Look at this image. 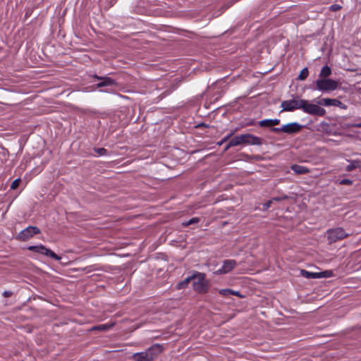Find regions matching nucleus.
Returning a JSON list of instances; mask_svg holds the SVG:
<instances>
[{
    "label": "nucleus",
    "instance_id": "nucleus-11",
    "mask_svg": "<svg viewBox=\"0 0 361 361\" xmlns=\"http://www.w3.org/2000/svg\"><path fill=\"white\" fill-rule=\"evenodd\" d=\"M243 144L250 145H262V139L252 134L246 133L242 134Z\"/></svg>",
    "mask_w": 361,
    "mask_h": 361
},
{
    "label": "nucleus",
    "instance_id": "nucleus-8",
    "mask_svg": "<svg viewBox=\"0 0 361 361\" xmlns=\"http://www.w3.org/2000/svg\"><path fill=\"white\" fill-rule=\"evenodd\" d=\"M327 233L328 239L330 243H334L337 240H343L348 235L342 228L329 229L328 230Z\"/></svg>",
    "mask_w": 361,
    "mask_h": 361
},
{
    "label": "nucleus",
    "instance_id": "nucleus-26",
    "mask_svg": "<svg viewBox=\"0 0 361 361\" xmlns=\"http://www.w3.org/2000/svg\"><path fill=\"white\" fill-rule=\"evenodd\" d=\"M288 198H289V197L288 195H281L279 197H274L272 198V200L279 202V201L288 200Z\"/></svg>",
    "mask_w": 361,
    "mask_h": 361
},
{
    "label": "nucleus",
    "instance_id": "nucleus-25",
    "mask_svg": "<svg viewBox=\"0 0 361 361\" xmlns=\"http://www.w3.org/2000/svg\"><path fill=\"white\" fill-rule=\"evenodd\" d=\"M20 183V178H17V179L14 180L13 181V183H11V188L12 190H16L19 186Z\"/></svg>",
    "mask_w": 361,
    "mask_h": 361
},
{
    "label": "nucleus",
    "instance_id": "nucleus-35",
    "mask_svg": "<svg viewBox=\"0 0 361 361\" xmlns=\"http://www.w3.org/2000/svg\"><path fill=\"white\" fill-rule=\"evenodd\" d=\"M342 183L343 184H350L351 183V180H348V179H344L341 181Z\"/></svg>",
    "mask_w": 361,
    "mask_h": 361
},
{
    "label": "nucleus",
    "instance_id": "nucleus-1",
    "mask_svg": "<svg viewBox=\"0 0 361 361\" xmlns=\"http://www.w3.org/2000/svg\"><path fill=\"white\" fill-rule=\"evenodd\" d=\"M161 345L156 343L148 348L145 351L133 354L135 361H153L163 351Z\"/></svg>",
    "mask_w": 361,
    "mask_h": 361
},
{
    "label": "nucleus",
    "instance_id": "nucleus-2",
    "mask_svg": "<svg viewBox=\"0 0 361 361\" xmlns=\"http://www.w3.org/2000/svg\"><path fill=\"white\" fill-rule=\"evenodd\" d=\"M192 286L193 289L198 293L203 294L208 292L209 282L205 280V274L204 273L197 272L192 275Z\"/></svg>",
    "mask_w": 361,
    "mask_h": 361
},
{
    "label": "nucleus",
    "instance_id": "nucleus-7",
    "mask_svg": "<svg viewBox=\"0 0 361 361\" xmlns=\"http://www.w3.org/2000/svg\"><path fill=\"white\" fill-rule=\"evenodd\" d=\"M302 99H293L283 101L281 107L283 111H293L296 109H301Z\"/></svg>",
    "mask_w": 361,
    "mask_h": 361
},
{
    "label": "nucleus",
    "instance_id": "nucleus-34",
    "mask_svg": "<svg viewBox=\"0 0 361 361\" xmlns=\"http://www.w3.org/2000/svg\"><path fill=\"white\" fill-rule=\"evenodd\" d=\"M351 127L361 128V123H353L350 125Z\"/></svg>",
    "mask_w": 361,
    "mask_h": 361
},
{
    "label": "nucleus",
    "instance_id": "nucleus-22",
    "mask_svg": "<svg viewBox=\"0 0 361 361\" xmlns=\"http://www.w3.org/2000/svg\"><path fill=\"white\" fill-rule=\"evenodd\" d=\"M360 164V161H353L347 166V170L348 171H351L353 169H355V168L359 167Z\"/></svg>",
    "mask_w": 361,
    "mask_h": 361
},
{
    "label": "nucleus",
    "instance_id": "nucleus-29",
    "mask_svg": "<svg viewBox=\"0 0 361 361\" xmlns=\"http://www.w3.org/2000/svg\"><path fill=\"white\" fill-rule=\"evenodd\" d=\"M233 133H234L233 132H231L230 134H228V135L224 137L219 144L221 145L224 142H226V141H228L231 137V136L233 135Z\"/></svg>",
    "mask_w": 361,
    "mask_h": 361
},
{
    "label": "nucleus",
    "instance_id": "nucleus-30",
    "mask_svg": "<svg viewBox=\"0 0 361 361\" xmlns=\"http://www.w3.org/2000/svg\"><path fill=\"white\" fill-rule=\"evenodd\" d=\"M230 295H235V296H238L239 298H243V296L240 294V293L239 291H235V290H233L231 289V294Z\"/></svg>",
    "mask_w": 361,
    "mask_h": 361
},
{
    "label": "nucleus",
    "instance_id": "nucleus-38",
    "mask_svg": "<svg viewBox=\"0 0 361 361\" xmlns=\"http://www.w3.org/2000/svg\"><path fill=\"white\" fill-rule=\"evenodd\" d=\"M64 12H66V10H64ZM63 16H65V13H63Z\"/></svg>",
    "mask_w": 361,
    "mask_h": 361
},
{
    "label": "nucleus",
    "instance_id": "nucleus-32",
    "mask_svg": "<svg viewBox=\"0 0 361 361\" xmlns=\"http://www.w3.org/2000/svg\"><path fill=\"white\" fill-rule=\"evenodd\" d=\"M273 201L274 200H272V199H271V200L267 201L266 203H264V209H267L269 208L271 206V204H272Z\"/></svg>",
    "mask_w": 361,
    "mask_h": 361
},
{
    "label": "nucleus",
    "instance_id": "nucleus-13",
    "mask_svg": "<svg viewBox=\"0 0 361 361\" xmlns=\"http://www.w3.org/2000/svg\"><path fill=\"white\" fill-rule=\"evenodd\" d=\"M94 78L97 80H101V82H99L97 85V87L111 86V85H115L116 83L114 80H113L109 77H99V76H97V75H94Z\"/></svg>",
    "mask_w": 361,
    "mask_h": 361
},
{
    "label": "nucleus",
    "instance_id": "nucleus-18",
    "mask_svg": "<svg viewBox=\"0 0 361 361\" xmlns=\"http://www.w3.org/2000/svg\"><path fill=\"white\" fill-rule=\"evenodd\" d=\"M242 140H243L242 135H237V136H235V137H233L232 139L230 140L229 145L230 146H233V147H235V146H238L240 145H243Z\"/></svg>",
    "mask_w": 361,
    "mask_h": 361
},
{
    "label": "nucleus",
    "instance_id": "nucleus-5",
    "mask_svg": "<svg viewBox=\"0 0 361 361\" xmlns=\"http://www.w3.org/2000/svg\"><path fill=\"white\" fill-rule=\"evenodd\" d=\"M302 128V125L293 122L283 125L281 128H271V131L275 133H285L292 135L299 133Z\"/></svg>",
    "mask_w": 361,
    "mask_h": 361
},
{
    "label": "nucleus",
    "instance_id": "nucleus-24",
    "mask_svg": "<svg viewBox=\"0 0 361 361\" xmlns=\"http://www.w3.org/2000/svg\"><path fill=\"white\" fill-rule=\"evenodd\" d=\"M97 154L99 156L106 155L107 154V150L105 148H97L94 149Z\"/></svg>",
    "mask_w": 361,
    "mask_h": 361
},
{
    "label": "nucleus",
    "instance_id": "nucleus-27",
    "mask_svg": "<svg viewBox=\"0 0 361 361\" xmlns=\"http://www.w3.org/2000/svg\"><path fill=\"white\" fill-rule=\"evenodd\" d=\"M231 289H229V288L221 289L219 291V294L223 296H226V295L231 294Z\"/></svg>",
    "mask_w": 361,
    "mask_h": 361
},
{
    "label": "nucleus",
    "instance_id": "nucleus-12",
    "mask_svg": "<svg viewBox=\"0 0 361 361\" xmlns=\"http://www.w3.org/2000/svg\"><path fill=\"white\" fill-rule=\"evenodd\" d=\"M328 271L323 272H310L306 270H301L302 276L307 279H320L322 277H328L330 276Z\"/></svg>",
    "mask_w": 361,
    "mask_h": 361
},
{
    "label": "nucleus",
    "instance_id": "nucleus-16",
    "mask_svg": "<svg viewBox=\"0 0 361 361\" xmlns=\"http://www.w3.org/2000/svg\"><path fill=\"white\" fill-rule=\"evenodd\" d=\"M331 74V68L328 66H324L322 67L320 73H319V78L320 79H327L330 75Z\"/></svg>",
    "mask_w": 361,
    "mask_h": 361
},
{
    "label": "nucleus",
    "instance_id": "nucleus-20",
    "mask_svg": "<svg viewBox=\"0 0 361 361\" xmlns=\"http://www.w3.org/2000/svg\"><path fill=\"white\" fill-rule=\"evenodd\" d=\"M309 75V71L307 68H304L300 73L299 75L298 76V80H305Z\"/></svg>",
    "mask_w": 361,
    "mask_h": 361
},
{
    "label": "nucleus",
    "instance_id": "nucleus-19",
    "mask_svg": "<svg viewBox=\"0 0 361 361\" xmlns=\"http://www.w3.org/2000/svg\"><path fill=\"white\" fill-rule=\"evenodd\" d=\"M192 276H190V277H188L186 278L185 280H183V281L180 282L178 284V289H183V288H185L188 286V283H190V281L191 280H192Z\"/></svg>",
    "mask_w": 361,
    "mask_h": 361
},
{
    "label": "nucleus",
    "instance_id": "nucleus-6",
    "mask_svg": "<svg viewBox=\"0 0 361 361\" xmlns=\"http://www.w3.org/2000/svg\"><path fill=\"white\" fill-rule=\"evenodd\" d=\"M40 232L38 227L30 226L21 231L16 238L20 241H26L32 238L34 235L40 233Z\"/></svg>",
    "mask_w": 361,
    "mask_h": 361
},
{
    "label": "nucleus",
    "instance_id": "nucleus-15",
    "mask_svg": "<svg viewBox=\"0 0 361 361\" xmlns=\"http://www.w3.org/2000/svg\"><path fill=\"white\" fill-rule=\"evenodd\" d=\"M291 169L297 174H307L310 172V170L306 166L298 164L291 166Z\"/></svg>",
    "mask_w": 361,
    "mask_h": 361
},
{
    "label": "nucleus",
    "instance_id": "nucleus-36",
    "mask_svg": "<svg viewBox=\"0 0 361 361\" xmlns=\"http://www.w3.org/2000/svg\"><path fill=\"white\" fill-rule=\"evenodd\" d=\"M231 147H233V146H230L229 145V142L226 145L225 147V149H224V151H227L228 149H230Z\"/></svg>",
    "mask_w": 361,
    "mask_h": 361
},
{
    "label": "nucleus",
    "instance_id": "nucleus-3",
    "mask_svg": "<svg viewBox=\"0 0 361 361\" xmlns=\"http://www.w3.org/2000/svg\"><path fill=\"white\" fill-rule=\"evenodd\" d=\"M301 102V109L306 114L319 116H323L326 114V110L319 105L310 104L305 99H302Z\"/></svg>",
    "mask_w": 361,
    "mask_h": 361
},
{
    "label": "nucleus",
    "instance_id": "nucleus-37",
    "mask_svg": "<svg viewBox=\"0 0 361 361\" xmlns=\"http://www.w3.org/2000/svg\"><path fill=\"white\" fill-rule=\"evenodd\" d=\"M64 21H65L64 16H63L62 23H63Z\"/></svg>",
    "mask_w": 361,
    "mask_h": 361
},
{
    "label": "nucleus",
    "instance_id": "nucleus-4",
    "mask_svg": "<svg viewBox=\"0 0 361 361\" xmlns=\"http://www.w3.org/2000/svg\"><path fill=\"white\" fill-rule=\"evenodd\" d=\"M316 87L312 90H317L322 92L334 91L338 88V82L332 79H318L315 82Z\"/></svg>",
    "mask_w": 361,
    "mask_h": 361
},
{
    "label": "nucleus",
    "instance_id": "nucleus-33",
    "mask_svg": "<svg viewBox=\"0 0 361 361\" xmlns=\"http://www.w3.org/2000/svg\"><path fill=\"white\" fill-rule=\"evenodd\" d=\"M12 292L9 290H6L3 293V295L6 298L11 297L12 295Z\"/></svg>",
    "mask_w": 361,
    "mask_h": 361
},
{
    "label": "nucleus",
    "instance_id": "nucleus-23",
    "mask_svg": "<svg viewBox=\"0 0 361 361\" xmlns=\"http://www.w3.org/2000/svg\"><path fill=\"white\" fill-rule=\"evenodd\" d=\"M199 221H200V219L198 217H194V218L190 219L189 221L183 223V224L185 226H190L193 224H197Z\"/></svg>",
    "mask_w": 361,
    "mask_h": 361
},
{
    "label": "nucleus",
    "instance_id": "nucleus-28",
    "mask_svg": "<svg viewBox=\"0 0 361 361\" xmlns=\"http://www.w3.org/2000/svg\"><path fill=\"white\" fill-rule=\"evenodd\" d=\"M341 8V6L338 4H333L330 6L329 9L331 11H337Z\"/></svg>",
    "mask_w": 361,
    "mask_h": 361
},
{
    "label": "nucleus",
    "instance_id": "nucleus-31",
    "mask_svg": "<svg viewBox=\"0 0 361 361\" xmlns=\"http://www.w3.org/2000/svg\"><path fill=\"white\" fill-rule=\"evenodd\" d=\"M271 123H272V128H274V126H277L280 123V120L277 118L271 119Z\"/></svg>",
    "mask_w": 361,
    "mask_h": 361
},
{
    "label": "nucleus",
    "instance_id": "nucleus-17",
    "mask_svg": "<svg viewBox=\"0 0 361 361\" xmlns=\"http://www.w3.org/2000/svg\"><path fill=\"white\" fill-rule=\"evenodd\" d=\"M114 326V324H104L94 326L91 328V331H107Z\"/></svg>",
    "mask_w": 361,
    "mask_h": 361
},
{
    "label": "nucleus",
    "instance_id": "nucleus-14",
    "mask_svg": "<svg viewBox=\"0 0 361 361\" xmlns=\"http://www.w3.org/2000/svg\"><path fill=\"white\" fill-rule=\"evenodd\" d=\"M319 104L329 106H338L341 102L336 99L323 98L318 102Z\"/></svg>",
    "mask_w": 361,
    "mask_h": 361
},
{
    "label": "nucleus",
    "instance_id": "nucleus-9",
    "mask_svg": "<svg viewBox=\"0 0 361 361\" xmlns=\"http://www.w3.org/2000/svg\"><path fill=\"white\" fill-rule=\"evenodd\" d=\"M28 250L30 251H33L37 253H40L47 256H49L55 259H59L60 257H58L56 254H55L53 251L49 249H47L42 245H32L28 247Z\"/></svg>",
    "mask_w": 361,
    "mask_h": 361
},
{
    "label": "nucleus",
    "instance_id": "nucleus-21",
    "mask_svg": "<svg viewBox=\"0 0 361 361\" xmlns=\"http://www.w3.org/2000/svg\"><path fill=\"white\" fill-rule=\"evenodd\" d=\"M258 125L262 128L272 127V123H271V119H264V120L259 121L258 123Z\"/></svg>",
    "mask_w": 361,
    "mask_h": 361
},
{
    "label": "nucleus",
    "instance_id": "nucleus-10",
    "mask_svg": "<svg viewBox=\"0 0 361 361\" xmlns=\"http://www.w3.org/2000/svg\"><path fill=\"white\" fill-rule=\"evenodd\" d=\"M236 266V262L234 259H226L223 262L222 267L214 271L215 274H225L232 271Z\"/></svg>",
    "mask_w": 361,
    "mask_h": 361
}]
</instances>
